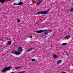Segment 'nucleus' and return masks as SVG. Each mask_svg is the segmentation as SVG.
Masks as SVG:
<instances>
[{
	"mask_svg": "<svg viewBox=\"0 0 73 73\" xmlns=\"http://www.w3.org/2000/svg\"><path fill=\"white\" fill-rule=\"evenodd\" d=\"M21 21V20H20L19 19L17 20V22H18V23H19V22H20Z\"/></svg>",
	"mask_w": 73,
	"mask_h": 73,
	"instance_id": "6ab92c4d",
	"label": "nucleus"
},
{
	"mask_svg": "<svg viewBox=\"0 0 73 73\" xmlns=\"http://www.w3.org/2000/svg\"><path fill=\"white\" fill-rule=\"evenodd\" d=\"M49 31L48 32L51 33V32L52 31V30L50 29V30H47V31Z\"/></svg>",
	"mask_w": 73,
	"mask_h": 73,
	"instance_id": "a211bd4d",
	"label": "nucleus"
},
{
	"mask_svg": "<svg viewBox=\"0 0 73 73\" xmlns=\"http://www.w3.org/2000/svg\"><path fill=\"white\" fill-rule=\"evenodd\" d=\"M33 0V1H35V0Z\"/></svg>",
	"mask_w": 73,
	"mask_h": 73,
	"instance_id": "bb28decb",
	"label": "nucleus"
},
{
	"mask_svg": "<svg viewBox=\"0 0 73 73\" xmlns=\"http://www.w3.org/2000/svg\"><path fill=\"white\" fill-rule=\"evenodd\" d=\"M30 5H32V4H31Z\"/></svg>",
	"mask_w": 73,
	"mask_h": 73,
	"instance_id": "a878e982",
	"label": "nucleus"
},
{
	"mask_svg": "<svg viewBox=\"0 0 73 73\" xmlns=\"http://www.w3.org/2000/svg\"><path fill=\"white\" fill-rule=\"evenodd\" d=\"M42 0H38V2L39 3H42Z\"/></svg>",
	"mask_w": 73,
	"mask_h": 73,
	"instance_id": "4468645a",
	"label": "nucleus"
},
{
	"mask_svg": "<svg viewBox=\"0 0 73 73\" xmlns=\"http://www.w3.org/2000/svg\"><path fill=\"white\" fill-rule=\"evenodd\" d=\"M23 50H22V48L20 47H19L18 49V50H17V52L18 53H19V55L20 54V52H22Z\"/></svg>",
	"mask_w": 73,
	"mask_h": 73,
	"instance_id": "7ed1b4c3",
	"label": "nucleus"
},
{
	"mask_svg": "<svg viewBox=\"0 0 73 73\" xmlns=\"http://www.w3.org/2000/svg\"><path fill=\"white\" fill-rule=\"evenodd\" d=\"M53 57H54V58H58V57H57V55L56 54H54L53 55Z\"/></svg>",
	"mask_w": 73,
	"mask_h": 73,
	"instance_id": "ddd939ff",
	"label": "nucleus"
},
{
	"mask_svg": "<svg viewBox=\"0 0 73 73\" xmlns=\"http://www.w3.org/2000/svg\"><path fill=\"white\" fill-rule=\"evenodd\" d=\"M32 37H33L32 36V35L30 36V38H32Z\"/></svg>",
	"mask_w": 73,
	"mask_h": 73,
	"instance_id": "b1692460",
	"label": "nucleus"
},
{
	"mask_svg": "<svg viewBox=\"0 0 73 73\" xmlns=\"http://www.w3.org/2000/svg\"><path fill=\"white\" fill-rule=\"evenodd\" d=\"M13 5H17V3H15L13 4Z\"/></svg>",
	"mask_w": 73,
	"mask_h": 73,
	"instance_id": "412c9836",
	"label": "nucleus"
},
{
	"mask_svg": "<svg viewBox=\"0 0 73 73\" xmlns=\"http://www.w3.org/2000/svg\"><path fill=\"white\" fill-rule=\"evenodd\" d=\"M20 68H21V67L20 66H19V67H15V69L17 70V69H20Z\"/></svg>",
	"mask_w": 73,
	"mask_h": 73,
	"instance_id": "9b49d317",
	"label": "nucleus"
},
{
	"mask_svg": "<svg viewBox=\"0 0 73 73\" xmlns=\"http://www.w3.org/2000/svg\"><path fill=\"white\" fill-rule=\"evenodd\" d=\"M40 3H39L38 2H37L36 3V4H38V5H40Z\"/></svg>",
	"mask_w": 73,
	"mask_h": 73,
	"instance_id": "5701e85b",
	"label": "nucleus"
},
{
	"mask_svg": "<svg viewBox=\"0 0 73 73\" xmlns=\"http://www.w3.org/2000/svg\"><path fill=\"white\" fill-rule=\"evenodd\" d=\"M70 12H73V8H72L71 9H70Z\"/></svg>",
	"mask_w": 73,
	"mask_h": 73,
	"instance_id": "2eb2a0df",
	"label": "nucleus"
},
{
	"mask_svg": "<svg viewBox=\"0 0 73 73\" xmlns=\"http://www.w3.org/2000/svg\"><path fill=\"white\" fill-rule=\"evenodd\" d=\"M50 11V9H48L45 11H40L37 13L36 15H38V14H41L42 15H44V14H47L48 12H49Z\"/></svg>",
	"mask_w": 73,
	"mask_h": 73,
	"instance_id": "f03ea898",
	"label": "nucleus"
},
{
	"mask_svg": "<svg viewBox=\"0 0 73 73\" xmlns=\"http://www.w3.org/2000/svg\"><path fill=\"white\" fill-rule=\"evenodd\" d=\"M7 44L9 45H10L11 44V41H8L7 42Z\"/></svg>",
	"mask_w": 73,
	"mask_h": 73,
	"instance_id": "9d476101",
	"label": "nucleus"
},
{
	"mask_svg": "<svg viewBox=\"0 0 73 73\" xmlns=\"http://www.w3.org/2000/svg\"><path fill=\"white\" fill-rule=\"evenodd\" d=\"M11 53L12 54H16L17 55H19V53H17V51H13L11 52Z\"/></svg>",
	"mask_w": 73,
	"mask_h": 73,
	"instance_id": "39448f33",
	"label": "nucleus"
},
{
	"mask_svg": "<svg viewBox=\"0 0 73 73\" xmlns=\"http://www.w3.org/2000/svg\"><path fill=\"white\" fill-rule=\"evenodd\" d=\"M23 4V2H22L21 1L18 3L17 4V5H22Z\"/></svg>",
	"mask_w": 73,
	"mask_h": 73,
	"instance_id": "1a4fd4ad",
	"label": "nucleus"
},
{
	"mask_svg": "<svg viewBox=\"0 0 73 73\" xmlns=\"http://www.w3.org/2000/svg\"><path fill=\"white\" fill-rule=\"evenodd\" d=\"M47 31V30L46 29L40 30L39 31H36V33H41V32H45V31Z\"/></svg>",
	"mask_w": 73,
	"mask_h": 73,
	"instance_id": "20e7f679",
	"label": "nucleus"
},
{
	"mask_svg": "<svg viewBox=\"0 0 73 73\" xmlns=\"http://www.w3.org/2000/svg\"><path fill=\"white\" fill-rule=\"evenodd\" d=\"M67 44V43H64L62 44V45H66Z\"/></svg>",
	"mask_w": 73,
	"mask_h": 73,
	"instance_id": "f3484780",
	"label": "nucleus"
},
{
	"mask_svg": "<svg viewBox=\"0 0 73 73\" xmlns=\"http://www.w3.org/2000/svg\"><path fill=\"white\" fill-rule=\"evenodd\" d=\"M12 67L11 66H9L7 67H5V68H3L2 70V72H6V71H8V70H11V68H12Z\"/></svg>",
	"mask_w": 73,
	"mask_h": 73,
	"instance_id": "f257e3e1",
	"label": "nucleus"
},
{
	"mask_svg": "<svg viewBox=\"0 0 73 73\" xmlns=\"http://www.w3.org/2000/svg\"><path fill=\"white\" fill-rule=\"evenodd\" d=\"M70 36L69 35L66 36V38H70Z\"/></svg>",
	"mask_w": 73,
	"mask_h": 73,
	"instance_id": "f8f14e48",
	"label": "nucleus"
},
{
	"mask_svg": "<svg viewBox=\"0 0 73 73\" xmlns=\"http://www.w3.org/2000/svg\"><path fill=\"white\" fill-rule=\"evenodd\" d=\"M44 32V35H47L48 34V32L47 31H43Z\"/></svg>",
	"mask_w": 73,
	"mask_h": 73,
	"instance_id": "6e6552de",
	"label": "nucleus"
},
{
	"mask_svg": "<svg viewBox=\"0 0 73 73\" xmlns=\"http://www.w3.org/2000/svg\"><path fill=\"white\" fill-rule=\"evenodd\" d=\"M31 61H35V59H31Z\"/></svg>",
	"mask_w": 73,
	"mask_h": 73,
	"instance_id": "4be33fe9",
	"label": "nucleus"
},
{
	"mask_svg": "<svg viewBox=\"0 0 73 73\" xmlns=\"http://www.w3.org/2000/svg\"><path fill=\"white\" fill-rule=\"evenodd\" d=\"M66 72H62V73H65Z\"/></svg>",
	"mask_w": 73,
	"mask_h": 73,
	"instance_id": "393cba45",
	"label": "nucleus"
},
{
	"mask_svg": "<svg viewBox=\"0 0 73 73\" xmlns=\"http://www.w3.org/2000/svg\"><path fill=\"white\" fill-rule=\"evenodd\" d=\"M35 49V48H31L29 50H28L27 51L28 52H29L30 51H31V50H32L33 49Z\"/></svg>",
	"mask_w": 73,
	"mask_h": 73,
	"instance_id": "423d86ee",
	"label": "nucleus"
},
{
	"mask_svg": "<svg viewBox=\"0 0 73 73\" xmlns=\"http://www.w3.org/2000/svg\"><path fill=\"white\" fill-rule=\"evenodd\" d=\"M61 60H58V62H57V64H60V63H61Z\"/></svg>",
	"mask_w": 73,
	"mask_h": 73,
	"instance_id": "dca6fc26",
	"label": "nucleus"
},
{
	"mask_svg": "<svg viewBox=\"0 0 73 73\" xmlns=\"http://www.w3.org/2000/svg\"><path fill=\"white\" fill-rule=\"evenodd\" d=\"M5 0H0V2L1 3H5Z\"/></svg>",
	"mask_w": 73,
	"mask_h": 73,
	"instance_id": "0eeeda50",
	"label": "nucleus"
},
{
	"mask_svg": "<svg viewBox=\"0 0 73 73\" xmlns=\"http://www.w3.org/2000/svg\"><path fill=\"white\" fill-rule=\"evenodd\" d=\"M25 71H23V72H19L18 73H25Z\"/></svg>",
	"mask_w": 73,
	"mask_h": 73,
	"instance_id": "aec40b11",
	"label": "nucleus"
}]
</instances>
